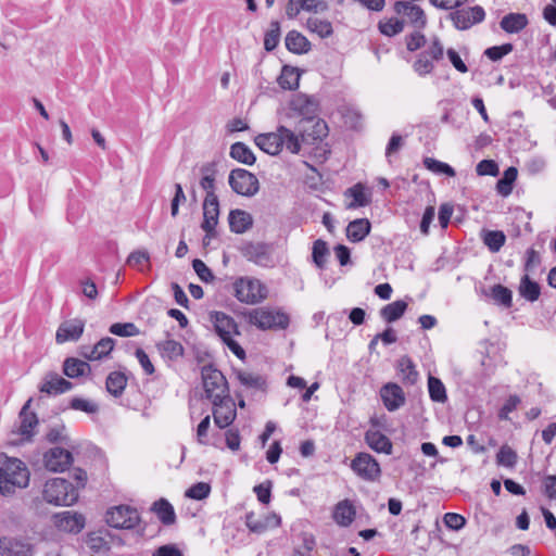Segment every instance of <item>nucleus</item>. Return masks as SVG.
Masks as SVG:
<instances>
[{
	"instance_id": "nucleus-1",
	"label": "nucleus",
	"mask_w": 556,
	"mask_h": 556,
	"mask_svg": "<svg viewBox=\"0 0 556 556\" xmlns=\"http://www.w3.org/2000/svg\"><path fill=\"white\" fill-rule=\"evenodd\" d=\"M296 132L279 126L277 132L260 134L254 139H326L329 135V127L320 117L301 118L295 128Z\"/></svg>"
},
{
	"instance_id": "nucleus-2",
	"label": "nucleus",
	"mask_w": 556,
	"mask_h": 556,
	"mask_svg": "<svg viewBox=\"0 0 556 556\" xmlns=\"http://www.w3.org/2000/svg\"><path fill=\"white\" fill-rule=\"evenodd\" d=\"M29 470L18 458H9L0 468V493L12 495L15 488L24 489L29 484Z\"/></svg>"
},
{
	"instance_id": "nucleus-3",
	"label": "nucleus",
	"mask_w": 556,
	"mask_h": 556,
	"mask_svg": "<svg viewBox=\"0 0 556 556\" xmlns=\"http://www.w3.org/2000/svg\"><path fill=\"white\" fill-rule=\"evenodd\" d=\"M43 500L54 506H72L79 497L78 486L63 478L46 481L42 490Z\"/></svg>"
},
{
	"instance_id": "nucleus-4",
	"label": "nucleus",
	"mask_w": 556,
	"mask_h": 556,
	"mask_svg": "<svg viewBox=\"0 0 556 556\" xmlns=\"http://www.w3.org/2000/svg\"><path fill=\"white\" fill-rule=\"evenodd\" d=\"M245 320L261 330H286L290 317L280 308L257 307L244 313Z\"/></svg>"
},
{
	"instance_id": "nucleus-5",
	"label": "nucleus",
	"mask_w": 556,
	"mask_h": 556,
	"mask_svg": "<svg viewBox=\"0 0 556 556\" xmlns=\"http://www.w3.org/2000/svg\"><path fill=\"white\" fill-rule=\"evenodd\" d=\"M201 379L204 390V395L211 402L231 396L229 386L224 374L217 369L213 364L204 365L201 368Z\"/></svg>"
},
{
	"instance_id": "nucleus-6",
	"label": "nucleus",
	"mask_w": 556,
	"mask_h": 556,
	"mask_svg": "<svg viewBox=\"0 0 556 556\" xmlns=\"http://www.w3.org/2000/svg\"><path fill=\"white\" fill-rule=\"evenodd\" d=\"M233 291L239 302L249 305L262 303L268 296L267 287L261 280L252 277H239L236 279Z\"/></svg>"
},
{
	"instance_id": "nucleus-7",
	"label": "nucleus",
	"mask_w": 556,
	"mask_h": 556,
	"mask_svg": "<svg viewBox=\"0 0 556 556\" xmlns=\"http://www.w3.org/2000/svg\"><path fill=\"white\" fill-rule=\"evenodd\" d=\"M138 510L129 505H118L106 510L105 521L115 529L131 530L140 522Z\"/></svg>"
},
{
	"instance_id": "nucleus-8",
	"label": "nucleus",
	"mask_w": 556,
	"mask_h": 556,
	"mask_svg": "<svg viewBox=\"0 0 556 556\" xmlns=\"http://www.w3.org/2000/svg\"><path fill=\"white\" fill-rule=\"evenodd\" d=\"M350 467L364 481L375 482L381 477L380 464L369 453H357L352 459Z\"/></svg>"
},
{
	"instance_id": "nucleus-9",
	"label": "nucleus",
	"mask_w": 556,
	"mask_h": 556,
	"mask_svg": "<svg viewBox=\"0 0 556 556\" xmlns=\"http://www.w3.org/2000/svg\"><path fill=\"white\" fill-rule=\"evenodd\" d=\"M228 182L233 192L248 198L256 194L260 189L257 177L243 168L232 169L229 174Z\"/></svg>"
},
{
	"instance_id": "nucleus-10",
	"label": "nucleus",
	"mask_w": 556,
	"mask_h": 556,
	"mask_svg": "<svg viewBox=\"0 0 556 556\" xmlns=\"http://www.w3.org/2000/svg\"><path fill=\"white\" fill-rule=\"evenodd\" d=\"M289 108L301 118H314L318 116L320 101L316 96L298 92L292 96Z\"/></svg>"
},
{
	"instance_id": "nucleus-11",
	"label": "nucleus",
	"mask_w": 556,
	"mask_h": 556,
	"mask_svg": "<svg viewBox=\"0 0 556 556\" xmlns=\"http://www.w3.org/2000/svg\"><path fill=\"white\" fill-rule=\"evenodd\" d=\"M450 18L455 28L466 30L472 25L481 23L485 18V11L480 5L457 9L450 13Z\"/></svg>"
},
{
	"instance_id": "nucleus-12",
	"label": "nucleus",
	"mask_w": 556,
	"mask_h": 556,
	"mask_svg": "<svg viewBox=\"0 0 556 556\" xmlns=\"http://www.w3.org/2000/svg\"><path fill=\"white\" fill-rule=\"evenodd\" d=\"M211 403L213 405L214 424L218 428L225 429L235 421L237 417V409L236 403L231 396L222 399L220 403L218 401Z\"/></svg>"
},
{
	"instance_id": "nucleus-13",
	"label": "nucleus",
	"mask_w": 556,
	"mask_h": 556,
	"mask_svg": "<svg viewBox=\"0 0 556 556\" xmlns=\"http://www.w3.org/2000/svg\"><path fill=\"white\" fill-rule=\"evenodd\" d=\"M73 455L62 447H52L43 454L45 467L49 471L63 472L73 464Z\"/></svg>"
},
{
	"instance_id": "nucleus-14",
	"label": "nucleus",
	"mask_w": 556,
	"mask_h": 556,
	"mask_svg": "<svg viewBox=\"0 0 556 556\" xmlns=\"http://www.w3.org/2000/svg\"><path fill=\"white\" fill-rule=\"evenodd\" d=\"M74 384L64 379L55 371H48L38 387L39 392L49 396H56L66 393L73 389Z\"/></svg>"
},
{
	"instance_id": "nucleus-15",
	"label": "nucleus",
	"mask_w": 556,
	"mask_h": 556,
	"mask_svg": "<svg viewBox=\"0 0 556 556\" xmlns=\"http://www.w3.org/2000/svg\"><path fill=\"white\" fill-rule=\"evenodd\" d=\"M219 202L217 195L210 194L208 199L203 201V222L202 229L206 232L205 238L215 236V228L218 224Z\"/></svg>"
},
{
	"instance_id": "nucleus-16",
	"label": "nucleus",
	"mask_w": 556,
	"mask_h": 556,
	"mask_svg": "<svg viewBox=\"0 0 556 556\" xmlns=\"http://www.w3.org/2000/svg\"><path fill=\"white\" fill-rule=\"evenodd\" d=\"M85 517L79 513L62 511L54 515V525L63 532L79 533L85 528Z\"/></svg>"
},
{
	"instance_id": "nucleus-17",
	"label": "nucleus",
	"mask_w": 556,
	"mask_h": 556,
	"mask_svg": "<svg viewBox=\"0 0 556 556\" xmlns=\"http://www.w3.org/2000/svg\"><path fill=\"white\" fill-rule=\"evenodd\" d=\"M210 319L222 341H226V339L231 338L233 334L240 333L235 319L224 312H212Z\"/></svg>"
},
{
	"instance_id": "nucleus-18",
	"label": "nucleus",
	"mask_w": 556,
	"mask_h": 556,
	"mask_svg": "<svg viewBox=\"0 0 556 556\" xmlns=\"http://www.w3.org/2000/svg\"><path fill=\"white\" fill-rule=\"evenodd\" d=\"M0 556H34V545L15 538H0Z\"/></svg>"
},
{
	"instance_id": "nucleus-19",
	"label": "nucleus",
	"mask_w": 556,
	"mask_h": 556,
	"mask_svg": "<svg viewBox=\"0 0 556 556\" xmlns=\"http://www.w3.org/2000/svg\"><path fill=\"white\" fill-rule=\"evenodd\" d=\"M85 321L79 318L63 321L55 333V341L58 344L67 341H78L84 333Z\"/></svg>"
},
{
	"instance_id": "nucleus-20",
	"label": "nucleus",
	"mask_w": 556,
	"mask_h": 556,
	"mask_svg": "<svg viewBox=\"0 0 556 556\" xmlns=\"http://www.w3.org/2000/svg\"><path fill=\"white\" fill-rule=\"evenodd\" d=\"M315 141H285L283 151L289 154H299L303 152V155L308 153L311 154L314 151V156L316 159L326 160L327 155L330 153V147L328 142H325L323 147L314 148Z\"/></svg>"
},
{
	"instance_id": "nucleus-21",
	"label": "nucleus",
	"mask_w": 556,
	"mask_h": 556,
	"mask_svg": "<svg viewBox=\"0 0 556 556\" xmlns=\"http://www.w3.org/2000/svg\"><path fill=\"white\" fill-rule=\"evenodd\" d=\"M381 400L389 412H394L405 404V393L402 388L393 382L384 384L380 390Z\"/></svg>"
},
{
	"instance_id": "nucleus-22",
	"label": "nucleus",
	"mask_w": 556,
	"mask_h": 556,
	"mask_svg": "<svg viewBox=\"0 0 556 556\" xmlns=\"http://www.w3.org/2000/svg\"><path fill=\"white\" fill-rule=\"evenodd\" d=\"M241 252L249 261L266 266L270 262L269 245L263 242H248L241 248Z\"/></svg>"
},
{
	"instance_id": "nucleus-23",
	"label": "nucleus",
	"mask_w": 556,
	"mask_h": 556,
	"mask_svg": "<svg viewBox=\"0 0 556 556\" xmlns=\"http://www.w3.org/2000/svg\"><path fill=\"white\" fill-rule=\"evenodd\" d=\"M344 197L352 201L345 205L346 210H355L371 203V192L362 182H357L344 191Z\"/></svg>"
},
{
	"instance_id": "nucleus-24",
	"label": "nucleus",
	"mask_w": 556,
	"mask_h": 556,
	"mask_svg": "<svg viewBox=\"0 0 556 556\" xmlns=\"http://www.w3.org/2000/svg\"><path fill=\"white\" fill-rule=\"evenodd\" d=\"M366 444L376 453L392 454V441L376 429H368L364 435Z\"/></svg>"
},
{
	"instance_id": "nucleus-25",
	"label": "nucleus",
	"mask_w": 556,
	"mask_h": 556,
	"mask_svg": "<svg viewBox=\"0 0 556 556\" xmlns=\"http://www.w3.org/2000/svg\"><path fill=\"white\" fill-rule=\"evenodd\" d=\"M285 45L288 51L299 55L306 54L312 50L311 41L295 29L288 31L285 38Z\"/></svg>"
},
{
	"instance_id": "nucleus-26",
	"label": "nucleus",
	"mask_w": 556,
	"mask_h": 556,
	"mask_svg": "<svg viewBox=\"0 0 556 556\" xmlns=\"http://www.w3.org/2000/svg\"><path fill=\"white\" fill-rule=\"evenodd\" d=\"M228 222L229 228L233 233H243L253 225L251 214L240 208L230 211Z\"/></svg>"
},
{
	"instance_id": "nucleus-27",
	"label": "nucleus",
	"mask_w": 556,
	"mask_h": 556,
	"mask_svg": "<svg viewBox=\"0 0 556 556\" xmlns=\"http://www.w3.org/2000/svg\"><path fill=\"white\" fill-rule=\"evenodd\" d=\"M355 508L349 500L339 502L333 509V519L341 527H349L355 519Z\"/></svg>"
},
{
	"instance_id": "nucleus-28",
	"label": "nucleus",
	"mask_w": 556,
	"mask_h": 556,
	"mask_svg": "<svg viewBox=\"0 0 556 556\" xmlns=\"http://www.w3.org/2000/svg\"><path fill=\"white\" fill-rule=\"evenodd\" d=\"M371 224L367 218L352 220L346 227V238L351 242L363 241L370 232Z\"/></svg>"
},
{
	"instance_id": "nucleus-29",
	"label": "nucleus",
	"mask_w": 556,
	"mask_h": 556,
	"mask_svg": "<svg viewBox=\"0 0 556 556\" xmlns=\"http://www.w3.org/2000/svg\"><path fill=\"white\" fill-rule=\"evenodd\" d=\"M529 21L523 13H508L500 22L501 28L508 34H517L525 29Z\"/></svg>"
},
{
	"instance_id": "nucleus-30",
	"label": "nucleus",
	"mask_w": 556,
	"mask_h": 556,
	"mask_svg": "<svg viewBox=\"0 0 556 556\" xmlns=\"http://www.w3.org/2000/svg\"><path fill=\"white\" fill-rule=\"evenodd\" d=\"M62 369L63 374L71 379L83 377L91 370L87 362L76 357L65 358Z\"/></svg>"
},
{
	"instance_id": "nucleus-31",
	"label": "nucleus",
	"mask_w": 556,
	"mask_h": 556,
	"mask_svg": "<svg viewBox=\"0 0 556 556\" xmlns=\"http://www.w3.org/2000/svg\"><path fill=\"white\" fill-rule=\"evenodd\" d=\"M518 293L526 301L533 303L538 301L541 295V287L536 281L532 280L528 274H525L520 278Z\"/></svg>"
},
{
	"instance_id": "nucleus-32",
	"label": "nucleus",
	"mask_w": 556,
	"mask_h": 556,
	"mask_svg": "<svg viewBox=\"0 0 556 556\" xmlns=\"http://www.w3.org/2000/svg\"><path fill=\"white\" fill-rule=\"evenodd\" d=\"M128 378L123 371H112L108 375L105 380L106 391L114 397H121L127 386Z\"/></svg>"
},
{
	"instance_id": "nucleus-33",
	"label": "nucleus",
	"mask_w": 556,
	"mask_h": 556,
	"mask_svg": "<svg viewBox=\"0 0 556 556\" xmlns=\"http://www.w3.org/2000/svg\"><path fill=\"white\" fill-rule=\"evenodd\" d=\"M300 76L301 73L298 67L283 65L277 81L285 90H296L299 88Z\"/></svg>"
},
{
	"instance_id": "nucleus-34",
	"label": "nucleus",
	"mask_w": 556,
	"mask_h": 556,
	"mask_svg": "<svg viewBox=\"0 0 556 556\" xmlns=\"http://www.w3.org/2000/svg\"><path fill=\"white\" fill-rule=\"evenodd\" d=\"M408 303L404 300H396L392 303L384 305L380 312V317L387 323H394L399 320L406 312Z\"/></svg>"
},
{
	"instance_id": "nucleus-35",
	"label": "nucleus",
	"mask_w": 556,
	"mask_h": 556,
	"mask_svg": "<svg viewBox=\"0 0 556 556\" xmlns=\"http://www.w3.org/2000/svg\"><path fill=\"white\" fill-rule=\"evenodd\" d=\"M152 510L156 514L160 521L165 526H170L176 521V514L173 505L165 498H160L153 503Z\"/></svg>"
},
{
	"instance_id": "nucleus-36",
	"label": "nucleus",
	"mask_w": 556,
	"mask_h": 556,
	"mask_svg": "<svg viewBox=\"0 0 556 556\" xmlns=\"http://www.w3.org/2000/svg\"><path fill=\"white\" fill-rule=\"evenodd\" d=\"M114 339L110 337L102 338L92 348H87L88 350H90L87 359L99 361L109 356L112 350L114 349Z\"/></svg>"
},
{
	"instance_id": "nucleus-37",
	"label": "nucleus",
	"mask_w": 556,
	"mask_h": 556,
	"mask_svg": "<svg viewBox=\"0 0 556 556\" xmlns=\"http://www.w3.org/2000/svg\"><path fill=\"white\" fill-rule=\"evenodd\" d=\"M340 114L345 128L359 131L363 128V115L354 108L343 106Z\"/></svg>"
},
{
	"instance_id": "nucleus-38",
	"label": "nucleus",
	"mask_w": 556,
	"mask_h": 556,
	"mask_svg": "<svg viewBox=\"0 0 556 556\" xmlns=\"http://www.w3.org/2000/svg\"><path fill=\"white\" fill-rule=\"evenodd\" d=\"M399 370L403 383L406 386H413L418 380V371L408 356H403L399 361Z\"/></svg>"
},
{
	"instance_id": "nucleus-39",
	"label": "nucleus",
	"mask_w": 556,
	"mask_h": 556,
	"mask_svg": "<svg viewBox=\"0 0 556 556\" xmlns=\"http://www.w3.org/2000/svg\"><path fill=\"white\" fill-rule=\"evenodd\" d=\"M157 349L161 352L162 357L169 361H176L184 355L182 344L173 339L157 343Z\"/></svg>"
},
{
	"instance_id": "nucleus-40",
	"label": "nucleus",
	"mask_w": 556,
	"mask_h": 556,
	"mask_svg": "<svg viewBox=\"0 0 556 556\" xmlns=\"http://www.w3.org/2000/svg\"><path fill=\"white\" fill-rule=\"evenodd\" d=\"M518 170L516 167L510 166L508 167L504 174L503 177L500 178L496 182V191L502 197H508L513 191V185L515 180L517 179Z\"/></svg>"
},
{
	"instance_id": "nucleus-41",
	"label": "nucleus",
	"mask_w": 556,
	"mask_h": 556,
	"mask_svg": "<svg viewBox=\"0 0 556 556\" xmlns=\"http://www.w3.org/2000/svg\"><path fill=\"white\" fill-rule=\"evenodd\" d=\"M230 156L236 161L253 165L255 163V156L253 152L242 141H236L230 148Z\"/></svg>"
},
{
	"instance_id": "nucleus-42",
	"label": "nucleus",
	"mask_w": 556,
	"mask_h": 556,
	"mask_svg": "<svg viewBox=\"0 0 556 556\" xmlns=\"http://www.w3.org/2000/svg\"><path fill=\"white\" fill-rule=\"evenodd\" d=\"M405 22L397 17H390L378 22V29L386 37H394L403 31Z\"/></svg>"
},
{
	"instance_id": "nucleus-43",
	"label": "nucleus",
	"mask_w": 556,
	"mask_h": 556,
	"mask_svg": "<svg viewBox=\"0 0 556 556\" xmlns=\"http://www.w3.org/2000/svg\"><path fill=\"white\" fill-rule=\"evenodd\" d=\"M306 27L309 31L317 34L320 38L325 39L333 34L332 24L327 20L317 17H308Z\"/></svg>"
},
{
	"instance_id": "nucleus-44",
	"label": "nucleus",
	"mask_w": 556,
	"mask_h": 556,
	"mask_svg": "<svg viewBox=\"0 0 556 556\" xmlns=\"http://www.w3.org/2000/svg\"><path fill=\"white\" fill-rule=\"evenodd\" d=\"M20 417V427L18 433L22 435L23 440L29 441L35 434V429L39 424L38 417L36 413H31V415L18 416Z\"/></svg>"
},
{
	"instance_id": "nucleus-45",
	"label": "nucleus",
	"mask_w": 556,
	"mask_h": 556,
	"mask_svg": "<svg viewBox=\"0 0 556 556\" xmlns=\"http://www.w3.org/2000/svg\"><path fill=\"white\" fill-rule=\"evenodd\" d=\"M236 377L240 383L247 388L257 390H264L266 388V379L261 375L238 370Z\"/></svg>"
},
{
	"instance_id": "nucleus-46",
	"label": "nucleus",
	"mask_w": 556,
	"mask_h": 556,
	"mask_svg": "<svg viewBox=\"0 0 556 556\" xmlns=\"http://www.w3.org/2000/svg\"><path fill=\"white\" fill-rule=\"evenodd\" d=\"M482 240L489 250L495 253L505 244L506 236L501 230H486L483 232Z\"/></svg>"
},
{
	"instance_id": "nucleus-47",
	"label": "nucleus",
	"mask_w": 556,
	"mask_h": 556,
	"mask_svg": "<svg viewBox=\"0 0 556 556\" xmlns=\"http://www.w3.org/2000/svg\"><path fill=\"white\" fill-rule=\"evenodd\" d=\"M429 396L433 402L444 403L447 400L446 390L443 382L433 376L428 378Z\"/></svg>"
},
{
	"instance_id": "nucleus-48",
	"label": "nucleus",
	"mask_w": 556,
	"mask_h": 556,
	"mask_svg": "<svg viewBox=\"0 0 556 556\" xmlns=\"http://www.w3.org/2000/svg\"><path fill=\"white\" fill-rule=\"evenodd\" d=\"M280 35L281 29L279 21H271L269 24V29L265 33L264 36V49L268 52L275 50L279 45Z\"/></svg>"
},
{
	"instance_id": "nucleus-49",
	"label": "nucleus",
	"mask_w": 556,
	"mask_h": 556,
	"mask_svg": "<svg viewBox=\"0 0 556 556\" xmlns=\"http://www.w3.org/2000/svg\"><path fill=\"white\" fill-rule=\"evenodd\" d=\"M422 164L428 170L434 174H443L447 177H454L456 175L455 169L451 165L433 157H425Z\"/></svg>"
},
{
	"instance_id": "nucleus-50",
	"label": "nucleus",
	"mask_w": 556,
	"mask_h": 556,
	"mask_svg": "<svg viewBox=\"0 0 556 556\" xmlns=\"http://www.w3.org/2000/svg\"><path fill=\"white\" fill-rule=\"evenodd\" d=\"M491 295L497 304L505 308H510L513 306V292L507 287L495 285L491 289Z\"/></svg>"
},
{
	"instance_id": "nucleus-51",
	"label": "nucleus",
	"mask_w": 556,
	"mask_h": 556,
	"mask_svg": "<svg viewBox=\"0 0 556 556\" xmlns=\"http://www.w3.org/2000/svg\"><path fill=\"white\" fill-rule=\"evenodd\" d=\"M517 453L507 444L502 445L496 454V463L500 466L513 468L517 464Z\"/></svg>"
},
{
	"instance_id": "nucleus-52",
	"label": "nucleus",
	"mask_w": 556,
	"mask_h": 556,
	"mask_svg": "<svg viewBox=\"0 0 556 556\" xmlns=\"http://www.w3.org/2000/svg\"><path fill=\"white\" fill-rule=\"evenodd\" d=\"M328 254H329V249H328L327 242L321 239H317L313 243L312 257H313V262L315 263V265L318 268L323 269L325 267L326 258H327Z\"/></svg>"
},
{
	"instance_id": "nucleus-53",
	"label": "nucleus",
	"mask_w": 556,
	"mask_h": 556,
	"mask_svg": "<svg viewBox=\"0 0 556 556\" xmlns=\"http://www.w3.org/2000/svg\"><path fill=\"white\" fill-rule=\"evenodd\" d=\"M433 61L427 53L426 51H422L420 52L418 55H417V59L415 60L414 64H413V68L414 71L419 75V76H425V75H428L430 73H432L433 68H434V65H433Z\"/></svg>"
},
{
	"instance_id": "nucleus-54",
	"label": "nucleus",
	"mask_w": 556,
	"mask_h": 556,
	"mask_svg": "<svg viewBox=\"0 0 556 556\" xmlns=\"http://www.w3.org/2000/svg\"><path fill=\"white\" fill-rule=\"evenodd\" d=\"M514 50V45L510 42L501 46H493L484 50V55L493 62L502 60L505 55Z\"/></svg>"
},
{
	"instance_id": "nucleus-55",
	"label": "nucleus",
	"mask_w": 556,
	"mask_h": 556,
	"mask_svg": "<svg viewBox=\"0 0 556 556\" xmlns=\"http://www.w3.org/2000/svg\"><path fill=\"white\" fill-rule=\"evenodd\" d=\"M201 172L204 174L203 177L200 180L201 188L206 192V195L204 199H208L210 194H215V177L214 172L211 169L210 166H203L201 168Z\"/></svg>"
},
{
	"instance_id": "nucleus-56",
	"label": "nucleus",
	"mask_w": 556,
	"mask_h": 556,
	"mask_svg": "<svg viewBox=\"0 0 556 556\" xmlns=\"http://www.w3.org/2000/svg\"><path fill=\"white\" fill-rule=\"evenodd\" d=\"M110 332L118 337H134L139 334V329L134 323H115L111 325Z\"/></svg>"
},
{
	"instance_id": "nucleus-57",
	"label": "nucleus",
	"mask_w": 556,
	"mask_h": 556,
	"mask_svg": "<svg viewBox=\"0 0 556 556\" xmlns=\"http://www.w3.org/2000/svg\"><path fill=\"white\" fill-rule=\"evenodd\" d=\"M211 485L206 482H198L192 484L185 493L189 498L201 501L208 497Z\"/></svg>"
},
{
	"instance_id": "nucleus-58",
	"label": "nucleus",
	"mask_w": 556,
	"mask_h": 556,
	"mask_svg": "<svg viewBox=\"0 0 556 556\" xmlns=\"http://www.w3.org/2000/svg\"><path fill=\"white\" fill-rule=\"evenodd\" d=\"M406 16L409 18L410 24L418 29H422L427 25V16L424 10L417 4H412Z\"/></svg>"
},
{
	"instance_id": "nucleus-59",
	"label": "nucleus",
	"mask_w": 556,
	"mask_h": 556,
	"mask_svg": "<svg viewBox=\"0 0 556 556\" xmlns=\"http://www.w3.org/2000/svg\"><path fill=\"white\" fill-rule=\"evenodd\" d=\"M244 519L247 528L253 533L262 534L268 529V522L257 519L253 511L247 513Z\"/></svg>"
},
{
	"instance_id": "nucleus-60",
	"label": "nucleus",
	"mask_w": 556,
	"mask_h": 556,
	"mask_svg": "<svg viewBox=\"0 0 556 556\" xmlns=\"http://www.w3.org/2000/svg\"><path fill=\"white\" fill-rule=\"evenodd\" d=\"M86 544L88 548L94 553L109 551V542L102 538L99 533L91 532L88 534Z\"/></svg>"
},
{
	"instance_id": "nucleus-61",
	"label": "nucleus",
	"mask_w": 556,
	"mask_h": 556,
	"mask_svg": "<svg viewBox=\"0 0 556 556\" xmlns=\"http://www.w3.org/2000/svg\"><path fill=\"white\" fill-rule=\"evenodd\" d=\"M70 408L74 410H81L87 414H94L99 410V407L96 403L81 397H73L70 401Z\"/></svg>"
},
{
	"instance_id": "nucleus-62",
	"label": "nucleus",
	"mask_w": 556,
	"mask_h": 556,
	"mask_svg": "<svg viewBox=\"0 0 556 556\" xmlns=\"http://www.w3.org/2000/svg\"><path fill=\"white\" fill-rule=\"evenodd\" d=\"M479 176H497L500 174L498 165L493 160H482L476 166Z\"/></svg>"
},
{
	"instance_id": "nucleus-63",
	"label": "nucleus",
	"mask_w": 556,
	"mask_h": 556,
	"mask_svg": "<svg viewBox=\"0 0 556 556\" xmlns=\"http://www.w3.org/2000/svg\"><path fill=\"white\" fill-rule=\"evenodd\" d=\"M520 397L516 394L509 395L508 399L505 401L503 406L498 410V418L501 420H507L509 417V414L514 412L518 405L520 404Z\"/></svg>"
},
{
	"instance_id": "nucleus-64",
	"label": "nucleus",
	"mask_w": 556,
	"mask_h": 556,
	"mask_svg": "<svg viewBox=\"0 0 556 556\" xmlns=\"http://www.w3.org/2000/svg\"><path fill=\"white\" fill-rule=\"evenodd\" d=\"M426 37L419 30L412 33L405 37L406 48L409 52L417 51L426 45Z\"/></svg>"
}]
</instances>
